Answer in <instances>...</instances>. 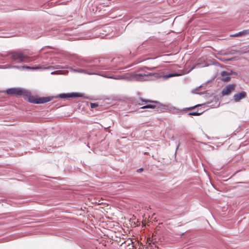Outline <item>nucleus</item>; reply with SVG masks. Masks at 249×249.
Wrapping results in <instances>:
<instances>
[{
  "instance_id": "nucleus-1",
  "label": "nucleus",
  "mask_w": 249,
  "mask_h": 249,
  "mask_svg": "<svg viewBox=\"0 0 249 249\" xmlns=\"http://www.w3.org/2000/svg\"><path fill=\"white\" fill-rule=\"evenodd\" d=\"M17 95H21L29 102L36 104L44 103L51 100L49 98H40L35 100L31 96V93L29 91L21 88H17Z\"/></svg>"
},
{
  "instance_id": "nucleus-2",
  "label": "nucleus",
  "mask_w": 249,
  "mask_h": 249,
  "mask_svg": "<svg viewBox=\"0 0 249 249\" xmlns=\"http://www.w3.org/2000/svg\"><path fill=\"white\" fill-rule=\"evenodd\" d=\"M28 56L24 53L20 52H17V61L18 60L20 62H28Z\"/></svg>"
},
{
  "instance_id": "nucleus-3",
  "label": "nucleus",
  "mask_w": 249,
  "mask_h": 249,
  "mask_svg": "<svg viewBox=\"0 0 249 249\" xmlns=\"http://www.w3.org/2000/svg\"><path fill=\"white\" fill-rule=\"evenodd\" d=\"M22 68H26L27 69H31V70L39 69L45 70V69H59L62 68V67L59 65H56L55 66H50V67H30L29 66H23Z\"/></svg>"
},
{
  "instance_id": "nucleus-4",
  "label": "nucleus",
  "mask_w": 249,
  "mask_h": 249,
  "mask_svg": "<svg viewBox=\"0 0 249 249\" xmlns=\"http://www.w3.org/2000/svg\"><path fill=\"white\" fill-rule=\"evenodd\" d=\"M235 85H229L223 89L222 91L223 95H228L234 89Z\"/></svg>"
},
{
  "instance_id": "nucleus-5",
  "label": "nucleus",
  "mask_w": 249,
  "mask_h": 249,
  "mask_svg": "<svg viewBox=\"0 0 249 249\" xmlns=\"http://www.w3.org/2000/svg\"><path fill=\"white\" fill-rule=\"evenodd\" d=\"M155 73H139V74H136L134 75V77L137 79V80H143L144 79L143 78L144 77H148L151 76L153 75H154Z\"/></svg>"
},
{
  "instance_id": "nucleus-6",
  "label": "nucleus",
  "mask_w": 249,
  "mask_h": 249,
  "mask_svg": "<svg viewBox=\"0 0 249 249\" xmlns=\"http://www.w3.org/2000/svg\"><path fill=\"white\" fill-rule=\"evenodd\" d=\"M81 95L78 93H71L68 94H60L59 95L58 97L61 98H73L76 97H81Z\"/></svg>"
},
{
  "instance_id": "nucleus-7",
  "label": "nucleus",
  "mask_w": 249,
  "mask_h": 249,
  "mask_svg": "<svg viewBox=\"0 0 249 249\" xmlns=\"http://www.w3.org/2000/svg\"><path fill=\"white\" fill-rule=\"evenodd\" d=\"M247 94L245 91H241L239 93L234 94L233 96L234 100L235 102H238L242 99L245 98L246 97Z\"/></svg>"
},
{
  "instance_id": "nucleus-8",
  "label": "nucleus",
  "mask_w": 249,
  "mask_h": 249,
  "mask_svg": "<svg viewBox=\"0 0 249 249\" xmlns=\"http://www.w3.org/2000/svg\"><path fill=\"white\" fill-rule=\"evenodd\" d=\"M101 75L104 77L116 79V80H122V79H125L126 78V76L124 75H107V74H103Z\"/></svg>"
},
{
  "instance_id": "nucleus-9",
  "label": "nucleus",
  "mask_w": 249,
  "mask_h": 249,
  "mask_svg": "<svg viewBox=\"0 0 249 249\" xmlns=\"http://www.w3.org/2000/svg\"><path fill=\"white\" fill-rule=\"evenodd\" d=\"M78 71L79 72H84L88 74H98L97 73V69L96 68V67L94 68L92 70L80 69Z\"/></svg>"
},
{
  "instance_id": "nucleus-10",
  "label": "nucleus",
  "mask_w": 249,
  "mask_h": 249,
  "mask_svg": "<svg viewBox=\"0 0 249 249\" xmlns=\"http://www.w3.org/2000/svg\"><path fill=\"white\" fill-rule=\"evenodd\" d=\"M231 73L227 71H222L221 73V75L222 77V80L225 82H228L230 81Z\"/></svg>"
},
{
  "instance_id": "nucleus-11",
  "label": "nucleus",
  "mask_w": 249,
  "mask_h": 249,
  "mask_svg": "<svg viewBox=\"0 0 249 249\" xmlns=\"http://www.w3.org/2000/svg\"><path fill=\"white\" fill-rule=\"evenodd\" d=\"M6 92L9 95H14L16 94V89H9L6 90Z\"/></svg>"
},
{
  "instance_id": "nucleus-12",
  "label": "nucleus",
  "mask_w": 249,
  "mask_h": 249,
  "mask_svg": "<svg viewBox=\"0 0 249 249\" xmlns=\"http://www.w3.org/2000/svg\"><path fill=\"white\" fill-rule=\"evenodd\" d=\"M156 107V106L152 104H148L145 105L141 107L142 109H145V108H152L154 109Z\"/></svg>"
},
{
  "instance_id": "nucleus-13",
  "label": "nucleus",
  "mask_w": 249,
  "mask_h": 249,
  "mask_svg": "<svg viewBox=\"0 0 249 249\" xmlns=\"http://www.w3.org/2000/svg\"><path fill=\"white\" fill-rule=\"evenodd\" d=\"M179 75H180V74H177V73H173V74H169L168 75H165L164 77L166 78H168L170 77H174V76H179Z\"/></svg>"
},
{
  "instance_id": "nucleus-14",
  "label": "nucleus",
  "mask_w": 249,
  "mask_h": 249,
  "mask_svg": "<svg viewBox=\"0 0 249 249\" xmlns=\"http://www.w3.org/2000/svg\"><path fill=\"white\" fill-rule=\"evenodd\" d=\"M242 35H249V29L245 30L241 32Z\"/></svg>"
},
{
  "instance_id": "nucleus-15",
  "label": "nucleus",
  "mask_w": 249,
  "mask_h": 249,
  "mask_svg": "<svg viewBox=\"0 0 249 249\" xmlns=\"http://www.w3.org/2000/svg\"><path fill=\"white\" fill-rule=\"evenodd\" d=\"M242 33H241V32H240L238 33H236V34H233V35H230V36H232V37H238V36H242Z\"/></svg>"
},
{
  "instance_id": "nucleus-16",
  "label": "nucleus",
  "mask_w": 249,
  "mask_h": 249,
  "mask_svg": "<svg viewBox=\"0 0 249 249\" xmlns=\"http://www.w3.org/2000/svg\"><path fill=\"white\" fill-rule=\"evenodd\" d=\"M201 114L200 113H198L197 112H191L189 113V115H193V116H197Z\"/></svg>"
},
{
  "instance_id": "nucleus-17",
  "label": "nucleus",
  "mask_w": 249,
  "mask_h": 249,
  "mask_svg": "<svg viewBox=\"0 0 249 249\" xmlns=\"http://www.w3.org/2000/svg\"><path fill=\"white\" fill-rule=\"evenodd\" d=\"M141 100L143 102H150V103H157V102L156 101H151V100H144V99H141Z\"/></svg>"
},
{
  "instance_id": "nucleus-18",
  "label": "nucleus",
  "mask_w": 249,
  "mask_h": 249,
  "mask_svg": "<svg viewBox=\"0 0 249 249\" xmlns=\"http://www.w3.org/2000/svg\"><path fill=\"white\" fill-rule=\"evenodd\" d=\"M98 106V105L96 103H90V107L91 108H95Z\"/></svg>"
},
{
  "instance_id": "nucleus-19",
  "label": "nucleus",
  "mask_w": 249,
  "mask_h": 249,
  "mask_svg": "<svg viewBox=\"0 0 249 249\" xmlns=\"http://www.w3.org/2000/svg\"><path fill=\"white\" fill-rule=\"evenodd\" d=\"M101 69H104V70H108V69H109V68L108 67H105V66H103Z\"/></svg>"
},
{
  "instance_id": "nucleus-20",
  "label": "nucleus",
  "mask_w": 249,
  "mask_h": 249,
  "mask_svg": "<svg viewBox=\"0 0 249 249\" xmlns=\"http://www.w3.org/2000/svg\"><path fill=\"white\" fill-rule=\"evenodd\" d=\"M57 73V71H53L51 73L52 75L55 74Z\"/></svg>"
},
{
  "instance_id": "nucleus-21",
  "label": "nucleus",
  "mask_w": 249,
  "mask_h": 249,
  "mask_svg": "<svg viewBox=\"0 0 249 249\" xmlns=\"http://www.w3.org/2000/svg\"><path fill=\"white\" fill-rule=\"evenodd\" d=\"M196 90V89L193 90H192V92H193V93H196V92L195 91Z\"/></svg>"
},
{
  "instance_id": "nucleus-22",
  "label": "nucleus",
  "mask_w": 249,
  "mask_h": 249,
  "mask_svg": "<svg viewBox=\"0 0 249 249\" xmlns=\"http://www.w3.org/2000/svg\"><path fill=\"white\" fill-rule=\"evenodd\" d=\"M142 170H143V169H142V168H140V169H139L138 170V171L141 172V171H142Z\"/></svg>"
},
{
  "instance_id": "nucleus-23",
  "label": "nucleus",
  "mask_w": 249,
  "mask_h": 249,
  "mask_svg": "<svg viewBox=\"0 0 249 249\" xmlns=\"http://www.w3.org/2000/svg\"><path fill=\"white\" fill-rule=\"evenodd\" d=\"M180 146V143H178V146H177V149H178V147H179Z\"/></svg>"
},
{
  "instance_id": "nucleus-24",
  "label": "nucleus",
  "mask_w": 249,
  "mask_h": 249,
  "mask_svg": "<svg viewBox=\"0 0 249 249\" xmlns=\"http://www.w3.org/2000/svg\"><path fill=\"white\" fill-rule=\"evenodd\" d=\"M195 107H190V108H189V109H193L194 108H195Z\"/></svg>"
},
{
  "instance_id": "nucleus-25",
  "label": "nucleus",
  "mask_w": 249,
  "mask_h": 249,
  "mask_svg": "<svg viewBox=\"0 0 249 249\" xmlns=\"http://www.w3.org/2000/svg\"><path fill=\"white\" fill-rule=\"evenodd\" d=\"M16 68H17V69H19V67H16Z\"/></svg>"
}]
</instances>
